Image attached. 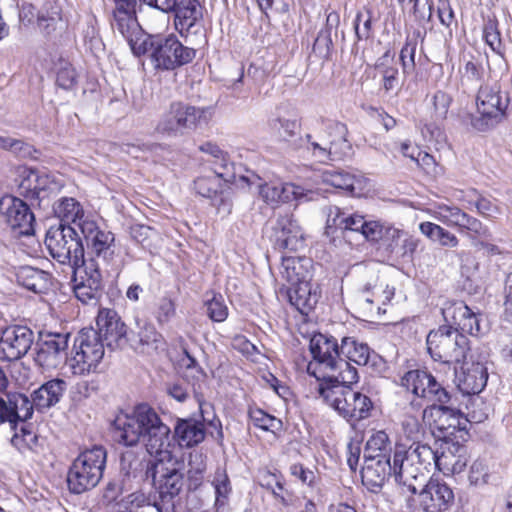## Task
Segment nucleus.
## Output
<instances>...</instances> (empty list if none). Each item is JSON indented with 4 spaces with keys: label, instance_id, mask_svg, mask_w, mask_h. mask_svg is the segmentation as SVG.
I'll list each match as a JSON object with an SVG mask.
<instances>
[{
    "label": "nucleus",
    "instance_id": "obj_43",
    "mask_svg": "<svg viewBox=\"0 0 512 512\" xmlns=\"http://www.w3.org/2000/svg\"><path fill=\"white\" fill-rule=\"evenodd\" d=\"M241 170L242 167H236L233 162L229 161L227 154H225L219 160L213 161L211 173L217 175L218 179L225 183H237L241 181L250 184V178L240 174Z\"/></svg>",
    "mask_w": 512,
    "mask_h": 512
},
{
    "label": "nucleus",
    "instance_id": "obj_48",
    "mask_svg": "<svg viewBox=\"0 0 512 512\" xmlns=\"http://www.w3.org/2000/svg\"><path fill=\"white\" fill-rule=\"evenodd\" d=\"M335 215H333V210H330L328 216V224L329 226H335L342 230H350L355 232H361L364 224V216L360 214H347L341 211L338 207H334Z\"/></svg>",
    "mask_w": 512,
    "mask_h": 512
},
{
    "label": "nucleus",
    "instance_id": "obj_18",
    "mask_svg": "<svg viewBox=\"0 0 512 512\" xmlns=\"http://www.w3.org/2000/svg\"><path fill=\"white\" fill-rule=\"evenodd\" d=\"M0 214L7 225L21 235L34 234L35 216L26 202L6 195L0 199Z\"/></svg>",
    "mask_w": 512,
    "mask_h": 512
},
{
    "label": "nucleus",
    "instance_id": "obj_35",
    "mask_svg": "<svg viewBox=\"0 0 512 512\" xmlns=\"http://www.w3.org/2000/svg\"><path fill=\"white\" fill-rule=\"evenodd\" d=\"M312 260L308 257L286 256L282 258L281 276L290 284L311 281Z\"/></svg>",
    "mask_w": 512,
    "mask_h": 512
},
{
    "label": "nucleus",
    "instance_id": "obj_17",
    "mask_svg": "<svg viewBox=\"0 0 512 512\" xmlns=\"http://www.w3.org/2000/svg\"><path fill=\"white\" fill-rule=\"evenodd\" d=\"M419 508L423 512H446L454 504L452 489L438 478H430L418 486Z\"/></svg>",
    "mask_w": 512,
    "mask_h": 512
},
{
    "label": "nucleus",
    "instance_id": "obj_13",
    "mask_svg": "<svg viewBox=\"0 0 512 512\" xmlns=\"http://www.w3.org/2000/svg\"><path fill=\"white\" fill-rule=\"evenodd\" d=\"M102 270L93 261L72 269L73 292L83 304H97L102 291Z\"/></svg>",
    "mask_w": 512,
    "mask_h": 512
},
{
    "label": "nucleus",
    "instance_id": "obj_63",
    "mask_svg": "<svg viewBox=\"0 0 512 512\" xmlns=\"http://www.w3.org/2000/svg\"><path fill=\"white\" fill-rule=\"evenodd\" d=\"M467 408L468 413L465 418L469 419L468 423H482L488 418V407L479 397L471 399Z\"/></svg>",
    "mask_w": 512,
    "mask_h": 512
},
{
    "label": "nucleus",
    "instance_id": "obj_59",
    "mask_svg": "<svg viewBox=\"0 0 512 512\" xmlns=\"http://www.w3.org/2000/svg\"><path fill=\"white\" fill-rule=\"evenodd\" d=\"M354 30L358 41L367 40L372 36V13L370 10L357 13Z\"/></svg>",
    "mask_w": 512,
    "mask_h": 512
},
{
    "label": "nucleus",
    "instance_id": "obj_55",
    "mask_svg": "<svg viewBox=\"0 0 512 512\" xmlns=\"http://www.w3.org/2000/svg\"><path fill=\"white\" fill-rule=\"evenodd\" d=\"M483 78V68L480 64L467 61L461 71L460 85L466 90L474 89Z\"/></svg>",
    "mask_w": 512,
    "mask_h": 512
},
{
    "label": "nucleus",
    "instance_id": "obj_2",
    "mask_svg": "<svg viewBox=\"0 0 512 512\" xmlns=\"http://www.w3.org/2000/svg\"><path fill=\"white\" fill-rule=\"evenodd\" d=\"M309 348L313 359L307 365V373L315 377L318 384L358 381L357 369L340 358L341 346L336 338L322 333L314 334Z\"/></svg>",
    "mask_w": 512,
    "mask_h": 512
},
{
    "label": "nucleus",
    "instance_id": "obj_52",
    "mask_svg": "<svg viewBox=\"0 0 512 512\" xmlns=\"http://www.w3.org/2000/svg\"><path fill=\"white\" fill-rule=\"evenodd\" d=\"M269 127L278 136L280 140L290 141L297 136L300 130V124L297 120L274 117L269 119Z\"/></svg>",
    "mask_w": 512,
    "mask_h": 512
},
{
    "label": "nucleus",
    "instance_id": "obj_22",
    "mask_svg": "<svg viewBox=\"0 0 512 512\" xmlns=\"http://www.w3.org/2000/svg\"><path fill=\"white\" fill-rule=\"evenodd\" d=\"M96 324L102 342H105L108 348L118 349L127 342V327L115 310L100 309Z\"/></svg>",
    "mask_w": 512,
    "mask_h": 512
},
{
    "label": "nucleus",
    "instance_id": "obj_57",
    "mask_svg": "<svg viewBox=\"0 0 512 512\" xmlns=\"http://www.w3.org/2000/svg\"><path fill=\"white\" fill-rule=\"evenodd\" d=\"M483 37L487 45L495 52L500 59H504V49L500 36V32L497 28V24L493 20H488L483 28Z\"/></svg>",
    "mask_w": 512,
    "mask_h": 512
},
{
    "label": "nucleus",
    "instance_id": "obj_20",
    "mask_svg": "<svg viewBox=\"0 0 512 512\" xmlns=\"http://www.w3.org/2000/svg\"><path fill=\"white\" fill-rule=\"evenodd\" d=\"M446 324L463 334L477 335L480 325L477 315L463 301H446L441 309Z\"/></svg>",
    "mask_w": 512,
    "mask_h": 512
},
{
    "label": "nucleus",
    "instance_id": "obj_16",
    "mask_svg": "<svg viewBox=\"0 0 512 512\" xmlns=\"http://www.w3.org/2000/svg\"><path fill=\"white\" fill-rule=\"evenodd\" d=\"M133 9H115L112 27L128 42L132 53L140 57L147 53V43L151 34H145L132 13Z\"/></svg>",
    "mask_w": 512,
    "mask_h": 512
},
{
    "label": "nucleus",
    "instance_id": "obj_27",
    "mask_svg": "<svg viewBox=\"0 0 512 512\" xmlns=\"http://www.w3.org/2000/svg\"><path fill=\"white\" fill-rule=\"evenodd\" d=\"M408 446L411 447V451H413L415 463L418 466L424 482L427 473H429L432 467L437 468L439 471L450 470V466L452 465L450 456L446 455L444 452L439 454L438 451H434L430 446L419 441L408 443Z\"/></svg>",
    "mask_w": 512,
    "mask_h": 512
},
{
    "label": "nucleus",
    "instance_id": "obj_31",
    "mask_svg": "<svg viewBox=\"0 0 512 512\" xmlns=\"http://www.w3.org/2000/svg\"><path fill=\"white\" fill-rule=\"evenodd\" d=\"M261 198L270 205L286 203L304 197L303 188L292 183H264L259 185Z\"/></svg>",
    "mask_w": 512,
    "mask_h": 512
},
{
    "label": "nucleus",
    "instance_id": "obj_28",
    "mask_svg": "<svg viewBox=\"0 0 512 512\" xmlns=\"http://www.w3.org/2000/svg\"><path fill=\"white\" fill-rule=\"evenodd\" d=\"M456 374L459 380L458 387L465 394H479L486 386L488 380L487 368L480 362L459 363Z\"/></svg>",
    "mask_w": 512,
    "mask_h": 512
},
{
    "label": "nucleus",
    "instance_id": "obj_5",
    "mask_svg": "<svg viewBox=\"0 0 512 512\" xmlns=\"http://www.w3.org/2000/svg\"><path fill=\"white\" fill-rule=\"evenodd\" d=\"M155 69L172 71L189 64L196 57V50L184 46L176 35H151L147 43V53Z\"/></svg>",
    "mask_w": 512,
    "mask_h": 512
},
{
    "label": "nucleus",
    "instance_id": "obj_54",
    "mask_svg": "<svg viewBox=\"0 0 512 512\" xmlns=\"http://www.w3.org/2000/svg\"><path fill=\"white\" fill-rule=\"evenodd\" d=\"M129 234L132 240L146 249H151L154 241L159 237V233L154 228L144 224L130 226Z\"/></svg>",
    "mask_w": 512,
    "mask_h": 512
},
{
    "label": "nucleus",
    "instance_id": "obj_62",
    "mask_svg": "<svg viewBox=\"0 0 512 512\" xmlns=\"http://www.w3.org/2000/svg\"><path fill=\"white\" fill-rule=\"evenodd\" d=\"M452 102V97L444 91H436L432 97L434 117L436 120H444Z\"/></svg>",
    "mask_w": 512,
    "mask_h": 512
},
{
    "label": "nucleus",
    "instance_id": "obj_42",
    "mask_svg": "<svg viewBox=\"0 0 512 512\" xmlns=\"http://www.w3.org/2000/svg\"><path fill=\"white\" fill-rule=\"evenodd\" d=\"M419 230L430 241L442 247L456 248L459 245V239L454 233L436 223L422 222L419 224Z\"/></svg>",
    "mask_w": 512,
    "mask_h": 512
},
{
    "label": "nucleus",
    "instance_id": "obj_61",
    "mask_svg": "<svg viewBox=\"0 0 512 512\" xmlns=\"http://www.w3.org/2000/svg\"><path fill=\"white\" fill-rule=\"evenodd\" d=\"M419 243V238L404 232V236L401 239V245L388 244V250L391 253L398 254L402 257H411L416 251Z\"/></svg>",
    "mask_w": 512,
    "mask_h": 512
},
{
    "label": "nucleus",
    "instance_id": "obj_60",
    "mask_svg": "<svg viewBox=\"0 0 512 512\" xmlns=\"http://www.w3.org/2000/svg\"><path fill=\"white\" fill-rule=\"evenodd\" d=\"M207 314L215 322H223L228 316V308L224 303L222 295H214L206 302Z\"/></svg>",
    "mask_w": 512,
    "mask_h": 512
},
{
    "label": "nucleus",
    "instance_id": "obj_46",
    "mask_svg": "<svg viewBox=\"0 0 512 512\" xmlns=\"http://www.w3.org/2000/svg\"><path fill=\"white\" fill-rule=\"evenodd\" d=\"M391 441L388 434L383 431L374 432L367 440L364 457L391 458Z\"/></svg>",
    "mask_w": 512,
    "mask_h": 512
},
{
    "label": "nucleus",
    "instance_id": "obj_19",
    "mask_svg": "<svg viewBox=\"0 0 512 512\" xmlns=\"http://www.w3.org/2000/svg\"><path fill=\"white\" fill-rule=\"evenodd\" d=\"M34 343V332L24 325L5 327L0 336V357L14 361L21 359Z\"/></svg>",
    "mask_w": 512,
    "mask_h": 512
},
{
    "label": "nucleus",
    "instance_id": "obj_26",
    "mask_svg": "<svg viewBox=\"0 0 512 512\" xmlns=\"http://www.w3.org/2000/svg\"><path fill=\"white\" fill-rule=\"evenodd\" d=\"M57 189L56 183L47 175L36 170L24 171L19 184L20 194L30 200L40 202L49 198Z\"/></svg>",
    "mask_w": 512,
    "mask_h": 512
},
{
    "label": "nucleus",
    "instance_id": "obj_30",
    "mask_svg": "<svg viewBox=\"0 0 512 512\" xmlns=\"http://www.w3.org/2000/svg\"><path fill=\"white\" fill-rule=\"evenodd\" d=\"M394 475L391 458L364 457V466L361 469L362 482L368 487L380 488L385 480Z\"/></svg>",
    "mask_w": 512,
    "mask_h": 512
},
{
    "label": "nucleus",
    "instance_id": "obj_1",
    "mask_svg": "<svg viewBox=\"0 0 512 512\" xmlns=\"http://www.w3.org/2000/svg\"><path fill=\"white\" fill-rule=\"evenodd\" d=\"M119 441L126 446L144 443L147 452L154 458L150 472L158 490V508L154 512H176L178 496L184 485V462L173 452L170 428L150 405H137L130 414L120 415L115 420Z\"/></svg>",
    "mask_w": 512,
    "mask_h": 512
},
{
    "label": "nucleus",
    "instance_id": "obj_23",
    "mask_svg": "<svg viewBox=\"0 0 512 512\" xmlns=\"http://www.w3.org/2000/svg\"><path fill=\"white\" fill-rule=\"evenodd\" d=\"M69 334L50 333L39 344L34 358L37 365L44 369H55L66 360Z\"/></svg>",
    "mask_w": 512,
    "mask_h": 512
},
{
    "label": "nucleus",
    "instance_id": "obj_32",
    "mask_svg": "<svg viewBox=\"0 0 512 512\" xmlns=\"http://www.w3.org/2000/svg\"><path fill=\"white\" fill-rule=\"evenodd\" d=\"M328 134V160L338 161L349 157L352 146L346 138L347 128L339 122L330 123L326 128Z\"/></svg>",
    "mask_w": 512,
    "mask_h": 512
},
{
    "label": "nucleus",
    "instance_id": "obj_47",
    "mask_svg": "<svg viewBox=\"0 0 512 512\" xmlns=\"http://www.w3.org/2000/svg\"><path fill=\"white\" fill-rule=\"evenodd\" d=\"M14 432L11 444L21 453L33 451L38 444V436L31 424H19L17 428H10Z\"/></svg>",
    "mask_w": 512,
    "mask_h": 512
},
{
    "label": "nucleus",
    "instance_id": "obj_37",
    "mask_svg": "<svg viewBox=\"0 0 512 512\" xmlns=\"http://www.w3.org/2000/svg\"><path fill=\"white\" fill-rule=\"evenodd\" d=\"M54 215L65 223L64 225L76 224L80 228L82 221L91 219L85 216L82 204L73 197H61L53 204Z\"/></svg>",
    "mask_w": 512,
    "mask_h": 512
},
{
    "label": "nucleus",
    "instance_id": "obj_64",
    "mask_svg": "<svg viewBox=\"0 0 512 512\" xmlns=\"http://www.w3.org/2000/svg\"><path fill=\"white\" fill-rule=\"evenodd\" d=\"M489 469L483 460H475L469 471V481L475 486H481L488 483Z\"/></svg>",
    "mask_w": 512,
    "mask_h": 512
},
{
    "label": "nucleus",
    "instance_id": "obj_29",
    "mask_svg": "<svg viewBox=\"0 0 512 512\" xmlns=\"http://www.w3.org/2000/svg\"><path fill=\"white\" fill-rule=\"evenodd\" d=\"M322 181L353 197L363 195L368 186V180L364 176L345 171H325L322 174Z\"/></svg>",
    "mask_w": 512,
    "mask_h": 512
},
{
    "label": "nucleus",
    "instance_id": "obj_10",
    "mask_svg": "<svg viewBox=\"0 0 512 512\" xmlns=\"http://www.w3.org/2000/svg\"><path fill=\"white\" fill-rule=\"evenodd\" d=\"M206 114L207 110L204 108L183 102H173L162 114L157 124V130L173 136L184 135L186 132L206 124L208 122Z\"/></svg>",
    "mask_w": 512,
    "mask_h": 512
},
{
    "label": "nucleus",
    "instance_id": "obj_51",
    "mask_svg": "<svg viewBox=\"0 0 512 512\" xmlns=\"http://www.w3.org/2000/svg\"><path fill=\"white\" fill-rule=\"evenodd\" d=\"M194 189L202 197L212 199L222 193L223 184L217 175L209 172L194 181Z\"/></svg>",
    "mask_w": 512,
    "mask_h": 512
},
{
    "label": "nucleus",
    "instance_id": "obj_40",
    "mask_svg": "<svg viewBox=\"0 0 512 512\" xmlns=\"http://www.w3.org/2000/svg\"><path fill=\"white\" fill-rule=\"evenodd\" d=\"M16 276L21 286L34 293H43L49 289L50 274L44 270L23 266L19 268Z\"/></svg>",
    "mask_w": 512,
    "mask_h": 512
},
{
    "label": "nucleus",
    "instance_id": "obj_53",
    "mask_svg": "<svg viewBox=\"0 0 512 512\" xmlns=\"http://www.w3.org/2000/svg\"><path fill=\"white\" fill-rule=\"evenodd\" d=\"M212 485L216 495L215 506L217 508L225 506L231 493L230 480L225 470H216Z\"/></svg>",
    "mask_w": 512,
    "mask_h": 512
},
{
    "label": "nucleus",
    "instance_id": "obj_49",
    "mask_svg": "<svg viewBox=\"0 0 512 512\" xmlns=\"http://www.w3.org/2000/svg\"><path fill=\"white\" fill-rule=\"evenodd\" d=\"M188 471H187V481H188V489L196 490L198 489L203 480L204 474L206 471V462L205 457L200 452H192L189 454L188 460Z\"/></svg>",
    "mask_w": 512,
    "mask_h": 512
},
{
    "label": "nucleus",
    "instance_id": "obj_36",
    "mask_svg": "<svg viewBox=\"0 0 512 512\" xmlns=\"http://www.w3.org/2000/svg\"><path fill=\"white\" fill-rule=\"evenodd\" d=\"M172 12L175 13V28L181 35L188 34L202 17L197 0H177Z\"/></svg>",
    "mask_w": 512,
    "mask_h": 512
},
{
    "label": "nucleus",
    "instance_id": "obj_34",
    "mask_svg": "<svg viewBox=\"0 0 512 512\" xmlns=\"http://www.w3.org/2000/svg\"><path fill=\"white\" fill-rule=\"evenodd\" d=\"M165 345L164 337L151 323L139 325V330L131 339L132 348L141 354H153Z\"/></svg>",
    "mask_w": 512,
    "mask_h": 512
},
{
    "label": "nucleus",
    "instance_id": "obj_4",
    "mask_svg": "<svg viewBox=\"0 0 512 512\" xmlns=\"http://www.w3.org/2000/svg\"><path fill=\"white\" fill-rule=\"evenodd\" d=\"M106 451L101 446L82 452L73 462L67 475L69 490L81 494L94 488L103 476Z\"/></svg>",
    "mask_w": 512,
    "mask_h": 512
},
{
    "label": "nucleus",
    "instance_id": "obj_8",
    "mask_svg": "<svg viewBox=\"0 0 512 512\" xmlns=\"http://www.w3.org/2000/svg\"><path fill=\"white\" fill-rule=\"evenodd\" d=\"M75 353L71 359V369L75 375L96 372L104 356V343L97 330L82 329L74 340Z\"/></svg>",
    "mask_w": 512,
    "mask_h": 512
},
{
    "label": "nucleus",
    "instance_id": "obj_24",
    "mask_svg": "<svg viewBox=\"0 0 512 512\" xmlns=\"http://www.w3.org/2000/svg\"><path fill=\"white\" fill-rule=\"evenodd\" d=\"M35 405L32 398L24 394H14L6 398L0 396V423L9 428H17L33 415Z\"/></svg>",
    "mask_w": 512,
    "mask_h": 512
},
{
    "label": "nucleus",
    "instance_id": "obj_58",
    "mask_svg": "<svg viewBox=\"0 0 512 512\" xmlns=\"http://www.w3.org/2000/svg\"><path fill=\"white\" fill-rule=\"evenodd\" d=\"M249 416L253 424L265 431H275L281 428V421L276 417L267 414L261 409H251Z\"/></svg>",
    "mask_w": 512,
    "mask_h": 512
},
{
    "label": "nucleus",
    "instance_id": "obj_39",
    "mask_svg": "<svg viewBox=\"0 0 512 512\" xmlns=\"http://www.w3.org/2000/svg\"><path fill=\"white\" fill-rule=\"evenodd\" d=\"M174 434L180 446L191 447L204 440V424L193 419H180L177 421Z\"/></svg>",
    "mask_w": 512,
    "mask_h": 512
},
{
    "label": "nucleus",
    "instance_id": "obj_38",
    "mask_svg": "<svg viewBox=\"0 0 512 512\" xmlns=\"http://www.w3.org/2000/svg\"><path fill=\"white\" fill-rule=\"evenodd\" d=\"M288 298L292 306L300 313L308 314L318 302V295L313 291L311 281L290 284Z\"/></svg>",
    "mask_w": 512,
    "mask_h": 512
},
{
    "label": "nucleus",
    "instance_id": "obj_14",
    "mask_svg": "<svg viewBox=\"0 0 512 512\" xmlns=\"http://www.w3.org/2000/svg\"><path fill=\"white\" fill-rule=\"evenodd\" d=\"M401 384L414 395L426 400L431 405H445L450 401V393L429 373L420 370L407 372Z\"/></svg>",
    "mask_w": 512,
    "mask_h": 512
},
{
    "label": "nucleus",
    "instance_id": "obj_15",
    "mask_svg": "<svg viewBox=\"0 0 512 512\" xmlns=\"http://www.w3.org/2000/svg\"><path fill=\"white\" fill-rule=\"evenodd\" d=\"M392 467L395 480L400 485L407 487L412 494H416L418 486H421L424 481L415 463L413 451L403 439L395 444Z\"/></svg>",
    "mask_w": 512,
    "mask_h": 512
},
{
    "label": "nucleus",
    "instance_id": "obj_56",
    "mask_svg": "<svg viewBox=\"0 0 512 512\" xmlns=\"http://www.w3.org/2000/svg\"><path fill=\"white\" fill-rule=\"evenodd\" d=\"M153 315L159 326L169 323L176 315L175 302L168 296H163L157 300L153 310Z\"/></svg>",
    "mask_w": 512,
    "mask_h": 512
},
{
    "label": "nucleus",
    "instance_id": "obj_44",
    "mask_svg": "<svg viewBox=\"0 0 512 512\" xmlns=\"http://www.w3.org/2000/svg\"><path fill=\"white\" fill-rule=\"evenodd\" d=\"M341 354L357 365H367L372 352L366 343L358 342L354 337H344L341 341Z\"/></svg>",
    "mask_w": 512,
    "mask_h": 512
},
{
    "label": "nucleus",
    "instance_id": "obj_50",
    "mask_svg": "<svg viewBox=\"0 0 512 512\" xmlns=\"http://www.w3.org/2000/svg\"><path fill=\"white\" fill-rule=\"evenodd\" d=\"M56 83L65 90L73 89L77 84V73L72 64L62 56L54 61Z\"/></svg>",
    "mask_w": 512,
    "mask_h": 512
},
{
    "label": "nucleus",
    "instance_id": "obj_7",
    "mask_svg": "<svg viewBox=\"0 0 512 512\" xmlns=\"http://www.w3.org/2000/svg\"><path fill=\"white\" fill-rule=\"evenodd\" d=\"M45 245L54 260L72 269L87 262L82 241L76 230L69 225L51 227L46 233Z\"/></svg>",
    "mask_w": 512,
    "mask_h": 512
},
{
    "label": "nucleus",
    "instance_id": "obj_21",
    "mask_svg": "<svg viewBox=\"0 0 512 512\" xmlns=\"http://www.w3.org/2000/svg\"><path fill=\"white\" fill-rule=\"evenodd\" d=\"M424 418H433L434 427L443 437L456 436V432L466 431L468 418L457 409L446 405H430L423 411Z\"/></svg>",
    "mask_w": 512,
    "mask_h": 512
},
{
    "label": "nucleus",
    "instance_id": "obj_6",
    "mask_svg": "<svg viewBox=\"0 0 512 512\" xmlns=\"http://www.w3.org/2000/svg\"><path fill=\"white\" fill-rule=\"evenodd\" d=\"M426 344L431 357L445 364L463 363L470 351L467 336L449 326H439L431 330Z\"/></svg>",
    "mask_w": 512,
    "mask_h": 512
},
{
    "label": "nucleus",
    "instance_id": "obj_45",
    "mask_svg": "<svg viewBox=\"0 0 512 512\" xmlns=\"http://www.w3.org/2000/svg\"><path fill=\"white\" fill-rule=\"evenodd\" d=\"M375 67L382 76L385 91H391L400 86L399 71L389 52L378 59Z\"/></svg>",
    "mask_w": 512,
    "mask_h": 512
},
{
    "label": "nucleus",
    "instance_id": "obj_33",
    "mask_svg": "<svg viewBox=\"0 0 512 512\" xmlns=\"http://www.w3.org/2000/svg\"><path fill=\"white\" fill-rule=\"evenodd\" d=\"M66 389L67 383L63 379L55 378L45 382L31 395L35 408L43 411L56 405Z\"/></svg>",
    "mask_w": 512,
    "mask_h": 512
},
{
    "label": "nucleus",
    "instance_id": "obj_41",
    "mask_svg": "<svg viewBox=\"0 0 512 512\" xmlns=\"http://www.w3.org/2000/svg\"><path fill=\"white\" fill-rule=\"evenodd\" d=\"M37 24L45 36H51L64 29L61 8L57 3H46L37 17Z\"/></svg>",
    "mask_w": 512,
    "mask_h": 512
},
{
    "label": "nucleus",
    "instance_id": "obj_3",
    "mask_svg": "<svg viewBox=\"0 0 512 512\" xmlns=\"http://www.w3.org/2000/svg\"><path fill=\"white\" fill-rule=\"evenodd\" d=\"M355 382L331 381L318 384L317 391L324 401L347 420L359 421L370 416L371 399L351 388Z\"/></svg>",
    "mask_w": 512,
    "mask_h": 512
},
{
    "label": "nucleus",
    "instance_id": "obj_25",
    "mask_svg": "<svg viewBox=\"0 0 512 512\" xmlns=\"http://www.w3.org/2000/svg\"><path fill=\"white\" fill-rule=\"evenodd\" d=\"M271 238L275 246L289 251H297L304 246L301 229L292 215H279L272 226Z\"/></svg>",
    "mask_w": 512,
    "mask_h": 512
},
{
    "label": "nucleus",
    "instance_id": "obj_11",
    "mask_svg": "<svg viewBox=\"0 0 512 512\" xmlns=\"http://www.w3.org/2000/svg\"><path fill=\"white\" fill-rule=\"evenodd\" d=\"M80 231L86 241L93 261L98 267L108 269L115 259V236L112 232L101 229L93 219H86L80 224Z\"/></svg>",
    "mask_w": 512,
    "mask_h": 512
},
{
    "label": "nucleus",
    "instance_id": "obj_12",
    "mask_svg": "<svg viewBox=\"0 0 512 512\" xmlns=\"http://www.w3.org/2000/svg\"><path fill=\"white\" fill-rule=\"evenodd\" d=\"M431 215L447 226L456 227L460 233L472 239L488 238L490 236L489 229L479 219L455 205L438 203L434 206Z\"/></svg>",
    "mask_w": 512,
    "mask_h": 512
},
{
    "label": "nucleus",
    "instance_id": "obj_9",
    "mask_svg": "<svg viewBox=\"0 0 512 512\" xmlns=\"http://www.w3.org/2000/svg\"><path fill=\"white\" fill-rule=\"evenodd\" d=\"M476 109L479 116L472 119V126L486 131L502 121L508 108V98L503 99L498 84H484L476 95Z\"/></svg>",
    "mask_w": 512,
    "mask_h": 512
}]
</instances>
